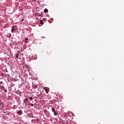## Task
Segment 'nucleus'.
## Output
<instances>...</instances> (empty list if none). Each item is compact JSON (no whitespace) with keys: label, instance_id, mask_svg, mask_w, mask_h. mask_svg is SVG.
Returning <instances> with one entry per match:
<instances>
[{"label":"nucleus","instance_id":"f257e3e1","mask_svg":"<svg viewBox=\"0 0 124 124\" xmlns=\"http://www.w3.org/2000/svg\"><path fill=\"white\" fill-rule=\"evenodd\" d=\"M43 16V14H37L35 15V17H36V19H38V20L40 19L41 18H42V16Z\"/></svg>","mask_w":124,"mask_h":124},{"label":"nucleus","instance_id":"f03ea898","mask_svg":"<svg viewBox=\"0 0 124 124\" xmlns=\"http://www.w3.org/2000/svg\"><path fill=\"white\" fill-rule=\"evenodd\" d=\"M51 110H52V111L53 112L54 116H58V115H59V112L56 111L55 108H52Z\"/></svg>","mask_w":124,"mask_h":124},{"label":"nucleus","instance_id":"7ed1b4c3","mask_svg":"<svg viewBox=\"0 0 124 124\" xmlns=\"http://www.w3.org/2000/svg\"><path fill=\"white\" fill-rule=\"evenodd\" d=\"M16 31V26L12 27V29L11 30L12 32H15Z\"/></svg>","mask_w":124,"mask_h":124},{"label":"nucleus","instance_id":"20e7f679","mask_svg":"<svg viewBox=\"0 0 124 124\" xmlns=\"http://www.w3.org/2000/svg\"><path fill=\"white\" fill-rule=\"evenodd\" d=\"M0 89H1V90H4V92H5V93H7V91L6 90V89H5V88H4V86L0 85Z\"/></svg>","mask_w":124,"mask_h":124},{"label":"nucleus","instance_id":"39448f33","mask_svg":"<svg viewBox=\"0 0 124 124\" xmlns=\"http://www.w3.org/2000/svg\"><path fill=\"white\" fill-rule=\"evenodd\" d=\"M44 89L45 90V91H46V93H49V89H48V88H47L46 87H45V88H44Z\"/></svg>","mask_w":124,"mask_h":124},{"label":"nucleus","instance_id":"423d86ee","mask_svg":"<svg viewBox=\"0 0 124 124\" xmlns=\"http://www.w3.org/2000/svg\"><path fill=\"white\" fill-rule=\"evenodd\" d=\"M18 114H19V115H22V114H23V111H22L21 110H19L18 111H17Z\"/></svg>","mask_w":124,"mask_h":124},{"label":"nucleus","instance_id":"0eeeda50","mask_svg":"<svg viewBox=\"0 0 124 124\" xmlns=\"http://www.w3.org/2000/svg\"><path fill=\"white\" fill-rule=\"evenodd\" d=\"M25 43H28V40H29V39H28V38L26 37L25 39Z\"/></svg>","mask_w":124,"mask_h":124},{"label":"nucleus","instance_id":"6e6552de","mask_svg":"<svg viewBox=\"0 0 124 124\" xmlns=\"http://www.w3.org/2000/svg\"><path fill=\"white\" fill-rule=\"evenodd\" d=\"M44 11L45 13H47L48 12V9H45Z\"/></svg>","mask_w":124,"mask_h":124},{"label":"nucleus","instance_id":"1a4fd4ad","mask_svg":"<svg viewBox=\"0 0 124 124\" xmlns=\"http://www.w3.org/2000/svg\"><path fill=\"white\" fill-rule=\"evenodd\" d=\"M32 88H33V89H36V88H37V86H36V85H33L32 86Z\"/></svg>","mask_w":124,"mask_h":124},{"label":"nucleus","instance_id":"9d476101","mask_svg":"<svg viewBox=\"0 0 124 124\" xmlns=\"http://www.w3.org/2000/svg\"><path fill=\"white\" fill-rule=\"evenodd\" d=\"M40 23V24H42V25H43V24H44V22H43V20H41Z\"/></svg>","mask_w":124,"mask_h":124},{"label":"nucleus","instance_id":"9b49d317","mask_svg":"<svg viewBox=\"0 0 124 124\" xmlns=\"http://www.w3.org/2000/svg\"><path fill=\"white\" fill-rule=\"evenodd\" d=\"M15 58H16V59H18V54H16L15 55Z\"/></svg>","mask_w":124,"mask_h":124},{"label":"nucleus","instance_id":"f8f14e48","mask_svg":"<svg viewBox=\"0 0 124 124\" xmlns=\"http://www.w3.org/2000/svg\"><path fill=\"white\" fill-rule=\"evenodd\" d=\"M24 102H28V98H26V99L24 100Z\"/></svg>","mask_w":124,"mask_h":124},{"label":"nucleus","instance_id":"ddd939ff","mask_svg":"<svg viewBox=\"0 0 124 124\" xmlns=\"http://www.w3.org/2000/svg\"><path fill=\"white\" fill-rule=\"evenodd\" d=\"M29 99H30V100H32V97H30Z\"/></svg>","mask_w":124,"mask_h":124},{"label":"nucleus","instance_id":"4468645a","mask_svg":"<svg viewBox=\"0 0 124 124\" xmlns=\"http://www.w3.org/2000/svg\"><path fill=\"white\" fill-rule=\"evenodd\" d=\"M46 18H44L43 19V21H46Z\"/></svg>","mask_w":124,"mask_h":124},{"label":"nucleus","instance_id":"2eb2a0df","mask_svg":"<svg viewBox=\"0 0 124 124\" xmlns=\"http://www.w3.org/2000/svg\"><path fill=\"white\" fill-rule=\"evenodd\" d=\"M31 106H33V104H31Z\"/></svg>","mask_w":124,"mask_h":124},{"label":"nucleus","instance_id":"dca6fc26","mask_svg":"<svg viewBox=\"0 0 124 124\" xmlns=\"http://www.w3.org/2000/svg\"><path fill=\"white\" fill-rule=\"evenodd\" d=\"M7 115L8 116H9L10 114H8V113H7Z\"/></svg>","mask_w":124,"mask_h":124},{"label":"nucleus","instance_id":"f3484780","mask_svg":"<svg viewBox=\"0 0 124 124\" xmlns=\"http://www.w3.org/2000/svg\"><path fill=\"white\" fill-rule=\"evenodd\" d=\"M32 122H35V121H33V120H32Z\"/></svg>","mask_w":124,"mask_h":124},{"label":"nucleus","instance_id":"a211bd4d","mask_svg":"<svg viewBox=\"0 0 124 124\" xmlns=\"http://www.w3.org/2000/svg\"><path fill=\"white\" fill-rule=\"evenodd\" d=\"M22 21H24V19H22Z\"/></svg>","mask_w":124,"mask_h":124},{"label":"nucleus","instance_id":"6ab92c4d","mask_svg":"<svg viewBox=\"0 0 124 124\" xmlns=\"http://www.w3.org/2000/svg\"><path fill=\"white\" fill-rule=\"evenodd\" d=\"M37 121H36V122H37ZM37 123H38V122H37Z\"/></svg>","mask_w":124,"mask_h":124},{"label":"nucleus","instance_id":"aec40b11","mask_svg":"<svg viewBox=\"0 0 124 124\" xmlns=\"http://www.w3.org/2000/svg\"><path fill=\"white\" fill-rule=\"evenodd\" d=\"M63 124H64V123H63Z\"/></svg>","mask_w":124,"mask_h":124}]
</instances>
